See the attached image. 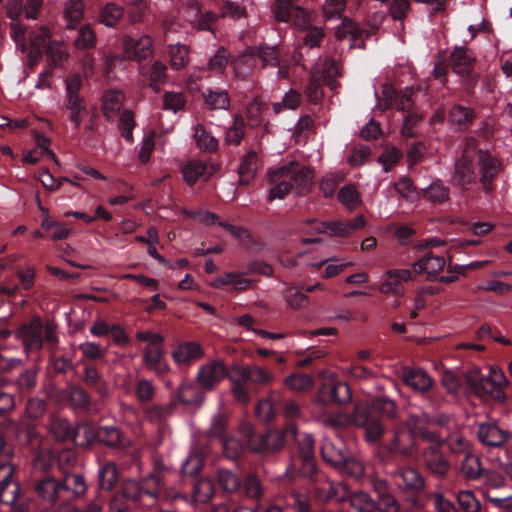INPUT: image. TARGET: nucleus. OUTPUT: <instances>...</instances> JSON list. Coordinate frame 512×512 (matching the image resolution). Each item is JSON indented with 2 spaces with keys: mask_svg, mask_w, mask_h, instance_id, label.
Returning <instances> with one entry per match:
<instances>
[{
  "mask_svg": "<svg viewBox=\"0 0 512 512\" xmlns=\"http://www.w3.org/2000/svg\"><path fill=\"white\" fill-rule=\"evenodd\" d=\"M426 421L425 415H411L406 422L394 426L384 450L394 458L407 460L415 457L418 453L417 436L427 442L438 439V435L424 427Z\"/></svg>",
  "mask_w": 512,
  "mask_h": 512,
  "instance_id": "f257e3e1",
  "label": "nucleus"
},
{
  "mask_svg": "<svg viewBox=\"0 0 512 512\" xmlns=\"http://www.w3.org/2000/svg\"><path fill=\"white\" fill-rule=\"evenodd\" d=\"M313 177V170L297 161H291L286 165L270 170L267 174V181L272 187L269 191L268 201L284 199L293 187L300 189L306 186Z\"/></svg>",
  "mask_w": 512,
  "mask_h": 512,
  "instance_id": "f03ea898",
  "label": "nucleus"
},
{
  "mask_svg": "<svg viewBox=\"0 0 512 512\" xmlns=\"http://www.w3.org/2000/svg\"><path fill=\"white\" fill-rule=\"evenodd\" d=\"M235 374L229 377L230 393L234 401L247 405L251 400L249 383L254 386H266L274 381V375L265 367L244 365L234 368Z\"/></svg>",
  "mask_w": 512,
  "mask_h": 512,
  "instance_id": "7ed1b4c3",
  "label": "nucleus"
},
{
  "mask_svg": "<svg viewBox=\"0 0 512 512\" xmlns=\"http://www.w3.org/2000/svg\"><path fill=\"white\" fill-rule=\"evenodd\" d=\"M27 354L42 349L44 342L55 344L57 342L56 325L52 322L43 323L40 317L35 316L27 323L22 324L15 332Z\"/></svg>",
  "mask_w": 512,
  "mask_h": 512,
  "instance_id": "20e7f679",
  "label": "nucleus"
},
{
  "mask_svg": "<svg viewBox=\"0 0 512 512\" xmlns=\"http://www.w3.org/2000/svg\"><path fill=\"white\" fill-rule=\"evenodd\" d=\"M466 381L471 389L480 396H490L498 401L505 400L503 389L508 385V379L503 371L490 366L488 374L482 375L480 370L472 369L466 373Z\"/></svg>",
  "mask_w": 512,
  "mask_h": 512,
  "instance_id": "39448f33",
  "label": "nucleus"
},
{
  "mask_svg": "<svg viewBox=\"0 0 512 512\" xmlns=\"http://www.w3.org/2000/svg\"><path fill=\"white\" fill-rule=\"evenodd\" d=\"M475 150V140H467L462 155L455 161L452 183L461 190H470L476 184L477 174L473 166Z\"/></svg>",
  "mask_w": 512,
  "mask_h": 512,
  "instance_id": "423d86ee",
  "label": "nucleus"
},
{
  "mask_svg": "<svg viewBox=\"0 0 512 512\" xmlns=\"http://www.w3.org/2000/svg\"><path fill=\"white\" fill-rule=\"evenodd\" d=\"M82 87V79L79 74H74L66 80V108L70 112V120L79 128L86 115V105L79 94Z\"/></svg>",
  "mask_w": 512,
  "mask_h": 512,
  "instance_id": "0eeeda50",
  "label": "nucleus"
},
{
  "mask_svg": "<svg viewBox=\"0 0 512 512\" xmlns=\"http://www.w3.org/2000/svg\"><path fill=\"white\" fill-rule=\"evenodd\" d=\"M353 423L364 429V437L370 444L379 442L384 433L385 427L381 420L370 415L368 408L362 404H356L352 413Z\"/></svg>",
  "mask_w": 512,
  "mask_h": 512,
  "instance_id": "6e6552de",
  "label": "nucleus"
},
{
  "mask_svg": "<svg viewBox=\"0 0 512 512\" xmlns=\"http://www.w3.org/2000/svg\"><path fill=\"white\" fill-rule=\"evenodd\" d=\"M14 464L0 465V505L7 506L13 512L15 507L26 505L19 500V485L13 479Z\"/></svg>",
  "mask_w": 512,
  "mask_h": 512,
  "instance_id": "1a4fd4ad",
  "label": "nucleus"
},
{
  "mask_svg": "<svg viewBox=\"0 0 512 512\" xmlns=\"http://www.w3.org/2000/svg\"><path fill=\"white\" fill-rule=\"evenodd\" d=\"M391 476L397 483L400 491L413 495H420L426 490V480L421 472L412 466H400L391 472Z\"/></svg>",
  "mask_w": 512,
  "mask_h": 512,
  "instance_id": "9d476101",
  "label": "nucleus"
},
{
  "mask_svg": "<svg viewBox=\"0 0 512 512\" xmlns=\"http://www.w3.org/2000/svg\"><path fill=\"white\" fill-rule=\"evenodd\" d=\"M314 497L322 502H342L348 498V486L343 482L331 481L325 476H320L314 487Z\"/></svg>",
  "mask_w": 512,
  "mask_h": 512,
  "instance_id": "9b49d317",
  "label": "nucleus"
},
{
  "mask_svg": "<svg viewBox=\"0 0 512 512\" xmlns=\"http://www.w3.org/2000/svg\"><path fill=\"white\" fill-rule=\"evenodd\" d=\"M474 152H476L477 156V163L480 172V183L483 187V190L486 193H489L492 190V181L501 171V163L487 150H475Z\"/></svg>",
  "mask_w": 512,
  "mask_h": 512,
  "instance_id": "f8f14e48",
  "label": "nucleus"
},
{
  "mask_svg": "<svg viewBox=\"0 0 512 512\" xmlns=\"http://www.w3.org/2000/svg\"><path fill=\"white\" fill-rule=\"evenodd\" d=\"M366 224L365 218L358 215L347 221H330L316 223L315 230L319 233H325L335 237H349L357 229L363 228Z\"/></svg>",
  "mask_w": 512,
  "mask_h": 512,
  "instance_id": "ddd939ff",
  "label": "nucleus"
},
{
  "mask_svg": "<svg viewBox=\"0 0 512 512\" xmlns=\"http://www.w3.org/2000/svg\"><path fill=\"white\" fill-rule=\"evenodd\" d=\"M227 376V368L220 360H214L200 366L196 380L204 390H212Z\"/></svg>",
  "mask_w": 512,
  "mask_h": 512,
  "instance_id": "4468645a",
  "label": "nucleus"
},
{
  "mask_svg": "<svg viewBox=\"0 0 512 512\" xmlns=\"http://www.w3.org/2000/svg\"><path fill=\"white\" fill-rule=\"evenodd\" d=\"M186 20L198 30H211L217 15L209 10L202 11L197 0H189L184 9Z\"/></svg>",
  "mask_w": 512,
  "mask_h": 512,
  "instance_id": "2eb2a0df",
  "label": "nucleus"
},
{
  "mask_svg": "<svg viewBox=\"0 0 512 512\" xmlns=\"http://www.w3.org/2000/svg\"><path fill=\"white\" fill-rule=\"evenodd\" d=\"M349 452L341 438H325L321 446L323 460L334 468H340L346 462Z\"/></svg>",
  "mask_w": 512,
  "mask_h": 512,
  "instance_id": "dca6fc26",
  "label": "nucleus"
},
{
  "mask_svg": "<svg viewBox=\"0 0 512 512\" xmlns=\"http://www.w3.org/2000/svg\"><path fill=\"white\" fill-rule=\"evenodd\" d=\"M255 284L256 281L245 277L244 273L230 271L216 276L210 286L216 289L231 286L233 290L243 292L253 288Z\"/></svg>",
  "mask_w": 512,
  "mask_h": 512,
  "instance_id": "f3484780",
  "label": "nucleus"
},
{
  "mask_svg": "<svg viewBox=\"0 0 512 512\" xmlns=\"http://www.w3.org/2000/svg\"><path fill=\"white\" fill-rule=\"evenodd\" d=\"M440 446H430L423 451V460L427 470L437 478L446 477L450 464L439 449Z\"/></svg>",
  "mask_w": 512,
  "mask_h": 512,
  "instance_id": "a211bd4d",
  "label": "nucleus"
},
{
  "mask_svg": "<svg viewBox=\"0 0 512 512\" xmlns=\"http://www.w3.org/2000/svg\"><path fill=\"white\" fill-rule=\"evenodd\" d=\"M385 277L380 285V291L389 295H402V283L413 279V271L410 269H391L386 271Z\"/></svg>",
  "mask_w": 512,
  "mask_h": 512,
  "instance_id": "6ab92c4d",
  "label": "nucleus"
},
{
  "mask_svg": "<svg viewBox=\"0 0 512 512\" xmlns=\"http://www.w3.org/2000/svg\"><path fill=\"white\" fill-rule=\"evenodd\" d=\"M475 61L474 54L465 47H456L450 55L452 70L462 77L471 75Z\"/></svg>",
  "mask_w": 512,
  "mask_h": 512,
  "instance_id": "aec40b11",
  "label": "nucleus"
},
{
  "mask_svg": "<svg viewBox=\"0 0 512 512\" xmlns=\"http://www.w3.org/2000/svg\"><path fill=\"white\" fill-rule=\"evenodd\" d=\"M445 264L444 257L428 252L413 264V272L416 274L425 273L427 279L432 280L444 269Z\"/></svg>",
  "mask_w": 512,
  "mask_h": 512,
  "instance_id": "412c9836",
  "label": "nucleus"
},
{
  "mask_svg": "<svg viewBox=\"0 0 512 512\" xmlns=\"http://www.w3.org/2000/svg\"><path fill=\"white\" fill-rule=\"evenodd\" d=\"M64 486L65 483L61 480H57L53 477H45L35 484V491L42 501L55 504Z\"/></svg>",
  "mask_w": 512,
  "mask_h": 512,
  "instance_id": "4be33fe9",
  "label": "nucleus"
},
{
  "mask_svg": "<svg viewBox=\"0 0 512 512\" xmlns=\"http://www.w3.org/2000/svg\"><path fill=\"white\" fill-rule=\"evenodd\" d=\"M161 491V478L158 475H151L139 487L137 498L147 506H155L158 503Z\"/></svg>",
  "mask_w": 512,
  "mask_h": 512,
  "instance_id": "5701e85b",
  "label": "nucleus"
},
{
  "mask_svg": "<svg viewBox=\"0 0 512 512\" xmlns=\"http://www.w3.org/2000/svg\"><path fill=\"white\" fill-rule=\"evenodd\" d=\"M153 41L149 36H142L139 39L124 37L123 47L129 58L145 59L152 53Z\"/></svg>",
  "mask_w": 512,
  "mask_h": 512,
  "instance_id": "b1692460",
  "label": "nucleus"
},
{
  "mask_svg": "<svg viewBox=\"0 0 512 512\" xmlns=\"http://www.w3.org/2000/svg\"><path fill=\"white\" fill-rule=\"evenodd\" d=\"M510 434L508 431L499 428L496 424H481L478 430L479 440L492 447H500L507 442Z\"/></svg>",
  "mask_w": 512,
  "mask_h": 512,
  "instance_id": "393cba45",
  "label": "nucleus"
},
{
  "mask_svg": "<svg viewBox=\"0 0 512 512\" xmlns=\"http://www.w3.org/2000/svg\"><path fill=\"white\" fill-rule=\"evenodd\" d=\"M438 435V439L430 440L429 442L441 446L443 442H447L452 453L465 454L468 453L469 443L464 436L459 433L458 427L452 432L444 433V431L433 432Z\"/></svg>",
  "mask_w": 512,
  "mask_h": 512,
  "instance_id": "a878e982",
  "label": "nucleus"
},
{
  "mask_svg": "<svg viewBox=\"0 0 512 512\" xmlns=\"http://www.w3.org/2000/svg\"><path fill=\"white\" fill-rule=\"evenodd\" d=\"M50 32L45 26L38 27L33 30L29 36L30 51L28 53L31 65L36 64L42 54V49L47 48V44L50 42Z\"/></svg>",
  "mask_w": 512,
  "mask_h": 512,
  "instance_id": "bb28decb",
  "label": "nucleus"
},
{
  "mask_svg": "<svg viewBox=\"0 0 512 512\" xmlns=\"http://www.w3.org/2000/svg\"><path fill=\"white\" fill-rule=\"evenodd\" d=\"M203 356L204 351L201 345L193 341L178 344L172 352V357L178 364L194 362Z\"/></svg>",
  "mask_w": 512,
  "mask_h": 512,
  "instance_id": "cd10ccee",
  "label": "nucleus"
},
{
  "mask_svg": "<svg viewBox=\"0 0 512 512\" xmlns=\"http://www.w3.org/2000/svg\"><path fill=\"white\" fill-rule=\"evenodd\" d=\"M259 157L255 151H249L240 161L238 167L239 184L249 185L259 170Z\"/></svg>",
  "mask_w": 512,
  "mask_h": 512,
  "instance_id": "c85d7f7f",
  "label": "nucleus"
},
{
  "mask_svg": "<svg viewBox=\"0 0 512 512\" xmlns=\"http://www.w3.org/2000/svg\"><path fill=\"white\" fill-rule=\"evenodd\" d=\"M368 35L365 30L360 29L352 20L345 18L335 31V37L338 40L349 38L351 45L363 47V39Z\"/></svg>",
  "mask_w": 512,
  "mask_h": 512,
  "instance_id": "c756f323",
  "label": "nucleus"
},
{
  "mask_svg": "<svg viewBox=\"0 0 512 512\" xmlns=\"http://www.w3.org/2000/svg\"><path fill=\"white\" fill-rule=\"evenodd\" d=\"M97 440L112 448H127L131 445L130 440L114 426L99 427Z\"/></svg>",
  "mask_w": 512,
  "mask_h": 512,
  "instance_id": "7c9ffc66",
  "label": "nucleus"
},
{
  "mask_svg": "<svg viewBox=\"0 0 512 512\" xmlns=\"http://www.w3.org/2000/svg\"><path fill=\"white\" fill-rule=\"evenodd\" d=\"M404 382L416 391L427 392L433 386L432 378L421 369H404Z\"/></svg>",
  "mask_w": 512,
  "mask_h": 512,
  "instance_id": "2f4dec72",
  "label": "nucleus"
},
{
  "mask_svg": "<svg viewBox=\"0 0 512 512\" xmlns=\"http://www.w3.org/2000/svg\"><path fill=\"white\" fill-rule=\"evenodd\" d=\"M362 405L369 409L370 415L378 414L387 419L395 418L398 413L396 403L387 397H377Z\"/></svg>",
  "mask_w": 512,
  "mask_h": 512,
  "instance_id": "473e14b6",
  "label": "nucleus"
},
{
  "mask_svg": "<svg viewBox=\"0 0 512 512\" xmlns=\"http://www.w3.org/2000/svg\"><path fill=\"white\" fill-rule=\"evenodd\" d=\"M240 437L245 440L246 446H248L253 452L266 453L265 450V434L256 435L254 428L249 423H242L239 426Z\"/></svg>",
  "mask_w": 512,
  "mask_h": 512,
  "instance_id": "72a5a7b5",
  "label": "nucleus"
},
{
  "mask_svg": "<svg viewBox=\"0 0 512 512\" xmlns=\"http://www.w3.org/2000/svg\"><path fill=\"white\" fill-rule=\"evenodd\" d=\"M42 211L44 217L41 221V227L49 233L50 238L54 241L67 239L71 233V228L64 223L51 220L46 209H42Z\"/></svg>",
  "mask_w": 512,
  "mask_h": 512,
  "instance_id": "f704fd0d",
  "label": "nucleus"
},
{
  "mask_svg": "<svg viewBox=\"0 0 512 512\" xmlns=\"http://www.w3.org/2000/svg\"><path fill=\"white\" fill-rule=\"evenodd\" d=\"M143 354V361L146 367L156 373H165L168 371V365L163 361V349L160 345L146 347Z\"/></svg>",
  "mask_w": 512,
  "mask_h": 512,
  "instance_id": "c9c22d12",
  "label": "nucleus"
},
{
  "mask_svg": "<svg viewBox=\"0 0 512 512\" xmlns=\"http://www.w3.org/2000/svg\"><path fill=\"white\" fill-rule=\"evenodd\" d=\"M337 198L349 212L356 211L362 205L360 193L351 184L344 185L339 190Z\"/></svg>",
  "mask_w": 512,
  "mask_h": 512,
  "instance_id": "e433bc0d",
  "label": "nucleus"
},
{
  "mask_svg": "<svg viewBox=\"0 0 512 512\" xmlns=\"http://www.w3.org/2000/svg\"><path fill=\"white\" fill-rule=\"evenodd\" d=\"M124 95L117 90L107 91L103 96V113L108 119H114L122 107Z\"/></svg>",
  "mask_w": 512,
  "mask_h": 512,
  "instance_id": "4c0bfd02",
  "label": "nucleus"
},
{
  "mask_svg": "<svg viewBox=\"0 0 512 512\" xmlns=\"http://www.w3.org/2000/svg\"><path fill=\"white\" fill-rule=\"evenodd\" d=\"M473 119L474 112L468 107L456 105L452 107L449 112L450 124L459 130L467 128V126L472 123Z\"/></svg>",
  "mask_w": 512,
  "mask_h": 512,
  "instance_id": "58836bf2",
  "label": "nucleus"
},
{
  "mask_svg": "<svg viewBox=\"0 0 512 512\" xmlns=\"http://www.w3.org/2000/svg\"><path fill=\"white\" fill-rule=\"evenodd\" d=\"M63 15L67 21L66 28L75 29L83 17V0H67Z\"/></svg>",
  "mask_w": 512,
  "mask_h": 512,
  "instance_id": "ea45409f",
  "label": "nucleus"
},
{
  "mask_svg": "<svg viewBox=\"0 0 512 512\" xmlns=\"http://www.w3.org/2000/svg\"><path fill=\"white\" fill-rule=\"evenodd\" d=\"M350 505L358 512H375L377 511V502L366 492L357 491L350 495L348 498Z\"/></svg>",
  "mask_w": 512,
  "mask_h": 512,
  "instance_id": "a19ab883",
  "label": "nucleus"
},
{
  "mask_svg": "<svg viewBox=\"0 0 512 512\" xmlns=\"http://www.w3.org/2000/svg\"><path fill=\"white\" fill-rule=\"evenodd\" d=\"M313 71H319V78H321L326 85L330 86L332 89L336 87L335 78L340 75V68L337 61L333 59H326Z\"/></svg>",
  "mask_w": 512,
  "mask_h": 512,
  "instance_id": "79ce46f5",
  "label": "nucleus"
},
{
  "mask_svg": "<svg viewBox=\"0 0 512 512\" xmlns=\"http://www.w3.org/2000/svg\"><path fill=\"white\" fill-rule=\"evenodd\" d=\"M323 389H328L331 401L337 404L348 403L352 399L350 387L347 383L337 381L323 385Z\"/></svg>",
  "mask_w": 512,
  "mask_h": 512,
  "instance_id": "37998d69",
  "label": "nucleus"
},
{
  "mask_svg": "<svg viewBox=\"0 0 512 512\" xmlns=\"http://www.w3.org/2000/svg\"><path fill=\"white\" fill-rule=\"evenodd\" d=\"M193 138L202 151L214 152L218 148V140L210 135L202 124H197L194 128Z\"/></svg>",
  "mask_w": 512,
  "mask_h": 512,
  "instance_id": "c03bdc74",
  "label": "nucleus"
},
{
  "mask_svg": "<svg viewBox=\"0 0 512 512\" xmlns=\"http://www.w3.org/2000/svg\"><path fill=\"white\" fill-rule=\"evenodd\" d=\"M170 65L174 70L184 69L189 63V48L183 44L169 46Z\"/></svg>",
  "mask_w": 512,
  "mask_h": 512,
  "instance_id": "a18cd8bd",
  "label": "nucleus"
},
{
  "mask_svg": "<svg viewBox=\"0 0 512 512\" xmlns=\"http://www.w3.org/2000/svg\"><path fill=\"white\" fill-rule=\"evenodd\" d=\"M49 429L57 440H65L74 436V428L66 419L59 416L51 417Z\"/></svg>",
  "mask_w": 512,
  "mask_h": 512,
  "instance_id": "49530a36",
  "label": "nucleus"
},
{
  "mask_svg": "<svg viewBox=\"0 0 512 512\" xmlns=\"http://www.w3.org/2000/svg\"><path fill=\"white\" fill-rule=\"evenodd\" d=\"M427 417V421L424 422V427L432 432H440L444 431V433L452 432L453 430H456L457 425L456 423L448 416L445 415H437L435 417H429L426 414H424Z\"/></svg>",
  "mask_w": 512,
  "mask_h": 512,
  "instance_id": "de8ad7c7",
  "label": "nucleus"
},
{
  "mask_svg": "<svg viewBox=\"0 0 512 512\" xmlns=\"http://www.w3.org/2000/svg\"><path fill=\"white\" fill-rule=\"evenodd\" d=\"M215 492L213 481L209 478L199 479L193 487V497L199 503H207Z\"/></svg>",
  "mask_w": 512,
  "mask_h": 512,
  "instance_id": "09e8293b",
  "label": "nucleus"
},
{
  "mask_svg": "<svg viewBox=\"0 0 512 512\" xmlns=\"http://www.w3.org/2000/svg\"><path fill=\"white\" fill-rule=\"evenodd\" d=\"M83 381L88 387L94 389L100 395L107 394V384L96 368L86 367L84 370Z\"/></svg>",
  "mask_w": 512,
  "mask_h": 512,
  "instance_id": "8fccbe9b",
  "label": "nucleus"
},
{
  "mask_svg": "<svg viewBox=\"0 0 512 512\" xmlns=\"http://www.w3.org/2000/svg\"><path fill=\"white\" fill-rule=\"evenodd\" d=\"M97 37L94 30L90 25L86 24L80 27L76 38L74 39V46L79 50H88L95 47Z\"/></svg>",
  "mask_w": 512,
  "mask_h": 512,
  "instance_id": "3c124183",
  "label": "nucleus"
},
{
  "mask_svg": "<svg viewBox=\"0 0 512 512\" xmlns=\"http://www.w3.org/2000/svg\"><path fill=\"white\" fill-rule=\"evenodd\" d=\"M284 384L294 392H306L313 388V378L307 374H291L285 378Z\"/></svg>",
  "mask_w": 512,
  "mask_h": 512,
  "instance_id": "603ef678",
  "label": "nucleus"
},
{
  "mask_svg": "<svg viewBox=\"0 0 512 512\" xmlns=\"http://www.w3.org/2000/svg\"><path fill=\"white\" fill-rule=\"evenodd\" d=\"M423 196L433 203H442L449 199V188L436 180L423 190Z\"/></svg>",
  "mask_w": 512,
  "mask_h": 512,
  "instance_id": "864d4df0",
  "label": "nucleus"
},
{
  "mask_svg": "<svg viewBox=\"0 0 512 512\" xmlns=\"http://www.w3.org/2000/svg\"><path fill=\"white\" fill-rule=\"evenodd\" d=\"M245 445V440L242 437L240 439L238 436L232 435L223 440V453L228 459H238L244 452Z\"/></svg>",
  "mask_w": 512,
  "mask_h": 512,
  "instance_id": "5fc2aeb1",
  "label": "nucleus"
},
{
  "mask_svg": "<svg viewBox=\"0 0 512 512\" xmlns=\"http://www.w3.org/2000/svg\"><path fill=\"white\" fill-rule=\"evenodd\" d=\"M99 484L102 489L111 490L118 480V469L114 462L105 463L99 471Z\"/></svg>",
  "mask_w": 512,
  "mask_h": 512,
  "instance_id": "6e6d98bb",
  "label": "nucleus"
},
{
  "mask_svg": "<svg viewBox=\"0 0 512 512\" xmlns=\"http://www.w3.org/2000/svg\"><path fill=\"white\" fill-rule=\"evenodd\" d=\"M283 296L289 307L295 310L306 307L309 302L308 296L293 286H287Z\"/></svg>",
  "mask_w": 512,
  "mask_h": 512,
  "instance_id": "4d7b16f0",
  "label": "nucleus"
},
{
  "mask_svg": "<svg viewBox=\"0 0 512 512\" xmlns=\"http://www.w3.org/2000/svg\"><path fill=\"white\" fill-rule=\"evenodd\" d=\"M205 172V163L198 160L190 161L182 168L184 180L188 185H194Z\"/></svg>",
  "mask_w": 512,
  "mask_h": 512,
  "instance_id": "13d9d810",
  "label": "nucleus"
},
{
  "mask_svg": "<svg viewBox=\"0 0 512 512\" xmlns=\"http://www.w3.org/2000/svg\"><path fill=\"white\" fill-rule=\"evenodd\" d=\"M394 189L399 197L408 203H415L419 199V194L409 178L400 179L394 184Z\"/></svg>",
  "mask_w": 512,
  "mask_h": 512,
  "instance_id": "bf43d9fd",
  "label": "nucleus"
},
{
  "mask_svg": "<svg viewBox=\"0 0 512 512\" xmlns=\"http://www.w3.org/2000/svg\"><path fill=\"white\" fill-rule=\"evenodd\" d=\"M300 103L301 94L294 89H290L285 93L280 102H275L272 104V109L275 114H279L283 111V109L296 110L300 106Z\"/></svg>",
  "mask_w": 512,
  "mask_h": 512,
  "instance_id": "052dcab7",
  "label": "nucleus"
},
{
  "mask_svg": "<svg viewBox=\"0 0 512 512\" xmlns=\"http://www.w3.org/2000/svg\"><path fill=\"white\" fill-rule=\"evenodd\" d=\"M457 503L463 512H480L481 503L470 490H461L456 495Z\"/></svg>",
  "mask_w": 512,
  "mask_h": 512,
  "instance_id": "680f3d73",
  "label": "nucleus"
},
{
  "mask_svg": "<svg viewBox=\"0 0 512 512\" xmlns=\"http://www.w3.org/2000/svg\"><path fill=\"white\" fill-rule=\"evenodd\" d=\"M62 482L65 483L64 489L71 492L74 498L79 499L85 496L87 485L82 475H69Z\"/></svg>",
  "mask_w": 512,
  "mask_h": 512,
  "instance_id": "e2e57ef3",
  "label": "nucleus"
},
{
  "mask_svg": "<svg viewBox=\"0 0 512 512\" xmlns=\"http://www.w3.org/2000/svg\"><path fill=\"white\" fill-rule=\"evenodd\" d=\"M461 472L470 480L479 478L481 474V462L479 458L467 453L461 463Z\"/></svg>",
  "mask_w": 512,
  "mask_h": 512,
  "instance_id": "0e129e2a",
  "label": "nucleus"
},
{
  "mask_svg": "<svg viewBox=\"0 0 512 512\" xmlns=\"http://www.w3.org/2000/svg\"><path fill=\"white\" fill-rule=\"evenodd\" d=\"M46 51L55 66L63 65L69 58V53L61 41L49 42Z\"/></svg>",
  "mask_w": 512,
  "mask_h": 512,
  "instance_id": "69168bd1",
  "label": "nucleus"
},
{
  "mask_svg": "<svg viewBox=\"0 0 512 512\" xmlns=\"http://www.w3.org/2000/svg\"><path fill=\"white\" fill-rule=\"evenodd\" d=\"M123 8L114 3H108L101 11L100 21L106 26L113 27L123 16Z\"/></svg>",
  "mask_w": 512,
  "mask_h": 512,
  "instance_id": "338daca9",
  "label": "nucleus"
},
{
  "mask_svg": "<svg viewBox=\"0 0 512 512\" xmlns=\"http://www.w3.org/2000/svg\"><path fill=\"white\" fill-rule=\"evenodd\" d=\"M202 466V455L199 452L193 451L182 463L181 472L185 476H194L201 470Z\"/></svg>",
  "mask_w": 512,
  "mask_h": 512,
  "instance_id": "774afa93",
  "label": "nucleus"
}]
</instances>
